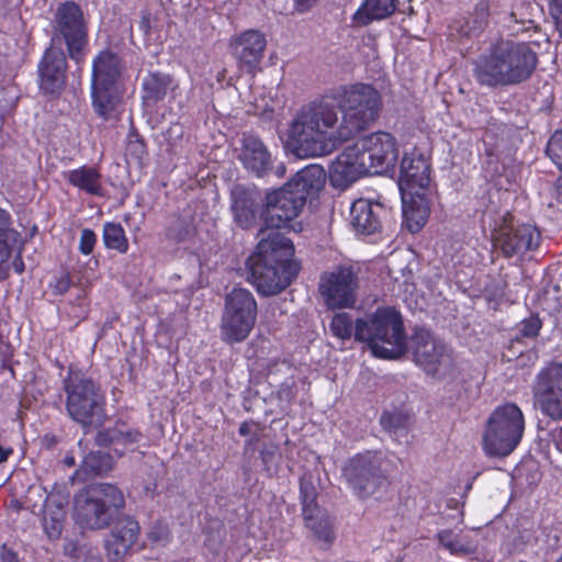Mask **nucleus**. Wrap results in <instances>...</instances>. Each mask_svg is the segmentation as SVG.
I'll use <instances>...</instances> for the list:
<instances>
[{
  "label": "nucleus",
  "instance_id": "1",
  "mask_svg": "<svg viewBox=\"0 0 562 562\" xmlns=\"http://www.w3.org/2000/svg\"><path fill=\"white\" fill-rule=\"evenodd\" d=\"M538 55L529 43L498 40L473 63V77L480 86L496 89L520 85L531 78Z\"/></svg>",
  "mask_w": 562,
  "mask_h": 562
},
{
  "label": "nucleus",
  "instance_id": "2",
  "mask_svg": "<svg viewBox=\"0 0 562 562\" xmlns=\"http://www.w3.org/2000/svg\"><path fill=\"white\" fill-rule=\"evenodd\" d=\"M294 245L284 234L272 232L262 236L248 258L249 280L265 296L285 290L297 277L300 263L293 260Z\"/></svg>",
  "mask_w": 562,
  "mask_h": 562
},
{
  "label": "nucleus",
  "instance_id": "3",
  "mask_svg": "<svg viewBox=\"0 0 562 562\" xmlns=\"http://www.w3.org/2000/svg\"><path fill=\"white\" fill-rule=\"evenodd\" d=\"M338 106L330 93L302 106L290 125L288 145L297 157H317L329 154L338 144L334 134L326 143L327 131L338 122Z\"/></svg>",
  "mask_w": 562,
  "mask_h": 562
},
{
  "label": "nucleus",
  "instance_id": "4",
  "mask_svg": "<svg viewBox=\"0 0 562 562\" xmlns=\"http://www.w3.org/2000/svg\"><path fill=\"white\" fill-rule=\"evenodd\" d=\"M330 98L341 113V121L334 133L338 144L353 139L371 128L383 108L381 93L370 83L340 86L330 92Z\"/></svg>",
  "mask_w": 562,
  "mask_h": 562
},
{
  "label": "nucleus",
  "instance_id": "5",
  "mask_svg": "<svg viewBox=\"0 0 562 562\" xmlns=\"http://www.w3.org/2000/svg\"><path fill=\"white\" fill-rule=\"evenodd\" d=\"M356 341L363 342L372 356L393 360L407 351V336L401 312L394 306H379L357 318Z\"/></svg>",
  "mask_w": 562,
  "mask_h": 562
},
{
  "label": "nucleus",
  "instance_id": "6",
  "mask_svg": "<svg viewBox=\"0 0 562 562\" xmlns=\"http://www.w3.org/2000/svg\"><path fill=\"white\" fill-rule=\"evenodd\" d=\"M525 417L515 403L497 406L490 415L483 434V449L490 457H507L521 441Z\"/></svg>",
  "mask_w": 562,
  "mask_h": 562
},
{
  "label": "nucleus",
  "instance_id": "7",
  "mask_svg": "<svg viewBox=\"0 0 562 562\" xmlns=\"http://www.w3.org/2000/svg\"><path fill=\"white\" fill-rule=\"evenodd\" d=\"M66 411L69 417L83 428L99 427L106 415L105 398L100 387L91 380L78 373H70L64 380Z\"/></svg>",
  "mask_w": 562,
  "mask_h": 562
},
{
  "label": "nucleus",
  "instance_id": "8",
  "mask_svg": "<svg viewBox=\"0 0 562 562\" xmlns=\"http://www.w3.org/2000/svg\"><path fill=\"white\" fill-rule=\"evenodd\" d=\"M124 504L123 493L116 486L90 485L75 496V518L86 528L101 529L110 524L111 509H120Z\"/></svg>",
  "mask_w": 562,
  "mask_h": 562
},
{
  "label": "nucleus",
  "instance_id": "9",
  "mask_svg": "<svg viewBox=\"0 0 562 562\" xmlns=\"http://www.w3.org/2000/svg\"><path fill=\"white\" fill-rule=\"evenodd\" d=\"M257 302L246 289L234 288L225 297L221 334L227 344L245 340L257 319Z\"/></svg>",
  "mask_w": 562,
  "mask_h": 562
},
{
  "label": "nucleus",
  "instance_id": "10",
  "mask_svg": "<svg viewBox=\"0 0 562 562\" xmlns=\"http://www.w3.org/2000/svg\"><path fill=\"white\" fill-rule=\"evenodd\" d=\"M302 195L295 196L285 186L266 192L260 210L258 238L281 229H293V222L304 207Z\"/></svg>",
  "mask_w": 562,
  "mask_h": 562
},
{
  "label": "nucleus",
  "instance_id": "11",
  "mask_svg": "<svg viewBox=\"0 0 562 562\" xmlns=\"http://www.w3.org/2000/svg\"><path fill=\"white\" fill-rule=\"evenodd\" d=\"M342 476L360 499L369 498L389 484L380 459L370 451L348 459L342 468Z\"/></svg>",
  "mask_w": 562,
  "mask_h": 562
},
{
  "label": "nucleus",
  "instance_id": "12",
  "mask_svg": "<svg viewBox=\"0 0 562 562\" xmlns=\"http://www.w3.org/2000/svg\"><path fill=\"white\" fill-rule=\"evenodd\" d=\"M411 344L415 363L427 374L436 375L441 368L452 366L451 352L441 340L434 337L431 330L416 326L411 336Z\"/></svg>",
  "mask_w": 562,
  "mask_h": 562
},
{
  "label": "nucleus",
  "instance_id": "13",
  "mask_svg": "<svg viewBox=\"0 0 562 562\" xmlns=\"http://www.w3.org/2000/svg\"><path fill=\"white\" fill-rule=\"evenodd\" d=\"M370 173H389L398 161L396 138L387 132H374L357 142Z\"/></svg>",
  "mask_w": 562,
  "mask_h": 562
},
{
  "label": "nucleus",
  "instance_id": "14",
  "mask_svg": "<svg viewBox=\"0 0 562 562\" xmlns=\"http://www.w3.org/2000/svg\"><path fill=\"white\" fill-rule=\"evenodd\" d=\"M349 221L356 233L372 235L391 229L395 224V212L380 202L360 198L351 203Z\"/></svg>",
  "mask_w": 562,
  "mask_h": 562
},
{
  "label": "nucleus",
  "instance_id": "15",
  "mask_svg": "<svg viewBox=\"0 0 562 562\" xmlns=\"http://www.w3.org/2000/svg\"><path fill=\"white\" fill-rule=\"evenodd\" d=\"M237 158L244 169L257 178H265L271 172L278 178H283L286 173L284 162H279L274 167L273 157L267 145L259 136L250 133L243 135Z\"/></svg>",
  "mask_w": 562,
  "mask_h": 562
},
{
  "label": "nucleus",
  "instance_id": "16",
  "mask_svg": "<svg viewBox=\"0 0 562 562\" xmlns=\"http://www.w3.org/2000/svg\"><path fill=\"white\" fill-rule=\"evenodd\" d=\"M541 243L540 231L531 224H504L494 236V246L506 259L521 258L536 250Z\"/></svg>",
  "mask_w": 562,
  "mask_h": 562
},
{
  "label": "nucleus",
  "instance_id": "17",
  "mask_svg": "<svg viewBox=\"0 0 562 562\" xmlns=\"http://www.w3.org/2000/svg\"><path fill=\"white\" fill-rule=\"evenodd\" d=\"M533 390L541 413L552 420H562V363L542 368L536 376Z\"/></svg>",
  "mask_w": 562,
  "mask_h": 562
},
{
  "label": "nucleus",
  "instance_id": "18",
  "mask_svg": "<svg viewBox=\"0 0 562 562\" xmlns=\"http://www.w3.org/2000/svg\"><path fill=\"white\" fill-rule=\"evenodd\" d=\"M56 31L66 42L69 57L80 63L85 57L87 29L80 8L74 2H66L56 12Z\"/></svg>",
  "mask_w": 562,
  "mask_h": 562
},
{
  "label": "nucleus",
  "instance_id": "19",
  "mask_svg": "<svg viewBox=\"0 0 562 562\" xmlns=\"http://www.w3.org/2000/svg\"><path fill=\"white\" fill-rule=\"evenodd\" d=\"M357 277L351 268L339 267L321 277L319 293L328 308L352 307L356 303Z\"/></svg>",
  "mask_w": 562,
  "mask_h": 562
},
{
  "label": "nucleus",
  "instance_id": "20",
  "mask_svg": "<svg viewBox=\"0 0 562 562\" xmlns=\"http://www.w3.org/2000/svg\"><path fill=\"white\" fill-rule=\"evenodd\" d=\"M369 173L357 142L347 146L329 166L330 183L338 188H346Z\"/></svg>",
  "mask_w": 562,
  "mask_h": 562
},
{
  "label": "nucleus",
  "instance_id": "21",
  "mask_svg": "<svg viewBox=\"0 0 562 562\" xmlns=\"http://www.w3.org/2000/svg\"><path fill=\"white\" fill-rule=\"evenodd\" d=\"M67 60L60 47L46 49L38 64L40 88L46 94H58L65 88Z\"/></svg>",
  "mask_w": 562,
  "mask_h": 562
},
{
  "label": "nucleus",
  "instance_id": "22",
  "mask_svg": "<svg viewBox=\"0 0 562 562\" xmlns=\"http://www.w3.org/2000/svg\"><path fill=\"white\" fill-rule=\"evenodd\" d=\"M267 41L262 33L256 30L243 32L235 41L234 55L238 61V68L250 75H255L263 57Z\"/></svg>",
  "mask_w": 562,
  "mask_h": 562
},
{
  "label": "nucleus",
  "instance_id": "23",
  "mask_svg": "<svg viewBox=\"0 0 562 562\" xmlns=\"http://www.w3.org/2000/svg\"><path fill=\"white\" fill-rule=\"evenodd\" d=\"M430 181V166L422 154L405 153L401 161V192L425 191Z\"/></svg>",
  "mask_w": 562,
  "mask_h": 562
},
{
  "label": "nucleus",
  "instance_id": "24",
  "mask_svg": "<svg viewBox=\"0 0 562 562\" xmlns=\"http://www.w3.org/2000/svg\"><path fill=\"white\" fill-rule=\"evenodd\" d=\"M326 172L321 165H308L299 170L284 186L292 190L295 196L302 195L304 205L324 188Z\"/></svg>",
  "mask_w": 562,
  "mask_h": 562
},
{
  "label": "nucleus",
  "instance_id": "25",
  "mask_svg": "<svg viewBox=\"0 0 562 562\" xmlns=\"http://www.w3.org/2000/svg\"><path fill=\"white\" fill-rule=\"evenodd\" d=\"M138 532L139 525L135 518L119 519L105 542L108 555L113 560L124 557L136 542Z\"/></svg>",
  "mask_w": 562,
  "mask_h": 562
},
{
  "label": "nucleus",
  "instance_id": "26",
  "mask_svg": "<svg viewBox=\"0 0 562 562\" xmlns=\"http://www.w3.org/2000/svg\"><path fill=\"white\" fill-rule=\"evenodd\" d=\"M402 194V225L412 234L418 233L429 217V205L424 191Z\"/></svg>",
  "mask_w": 562,
  "mask_h": 562
},
{
  "label": "nucleus",
  "instance_id": "27",
  "mask_svg": "<svg viewBox=\"0 0 562 562\" xmlns=\"http://www.w3.org/2000/svg\"><path fill=\"white\" fill-rule=\"evenodd\" d=\"M122 65L110 50L100 52L92 63L91 87H120Z\"/></svg>",
  "mask_w": 562,
  "mask_h": 562
},
{
  "label": "nucleus",
  "instance_id": "28",
  "mask_svg": "<svg viewBox=\"0 0 562 562\" xmlns=\"http://www.w3.org/2000/svg\"><path fill=\"white\" fill-rule=\"evenodd\" d=\"M91 104L103 121H115L120 115L123 91L121 87H91Z\"/></svg>",
  "mask_w": 562,
  "mask_h": 562
},
{
  "label": "nucleus",
  "instance_id": "29",
  "mask_svg": "<svg viewBox=\"0 0 562 562\" xmlns=\"http://www.w3.org/2000/svg\"><path fill=\"white\" fill-rule=\"evenodd\" d=\"M21 236L12 227L11 215L0 209V280L5 278L8 272V259L14 250H20Z\"/></svg>",
  "mask_w": 562,
  "mask_h": 562
},
{
  "label": "nucleus",
  "instance_id": "30",
  "mask_svg": "<svg viewBox=\"0 0 562 562\" xmlns=\"http://www.w3.org/2000/svg\"><path fill=\"white\" fill-rule=\"evenodd\" d=\"M397 9V0H363L352 14V22L359 26H367L372 21L390 18Z\"/></svg>",
  "mask_w": 562,
  "mask_h": 562
},
{
  "label": "nucleus",
  "instance_id": "31",
  "mask_svg": "<svg viewBox=\"0 0 562 562\" xmlns=\"http://www.w3.org/2000/svg\"><path fill=\"white\" fill-rule=\"evenodd\" d=\"M66 180L74 187L91 195H103L101 175L92 167H80L65 173Z\"/></svg>",
  "mask_w": 562,
  "mask_h": 562
},
{
  "label": "nucleus",
  "instance_id": "32",
  "mask_svg": "<svg viewBox=\"0 0 562 562\" xmlns=\"http://www.w3.org/2000/svg\"><path fill=\"white\" fill-rule=\"evenodd\" d=\"M304 524L313 532L315 540L323 543L324 549L331 547L336 539L334 520L325 510H313L312 518L304 519Z\"/></svg>",
  "mask_w": 562,
  "mask_h": 562
},
{
  "label": "nucleus",
  "instance_id": "33",
  "mask_svg": "<svg viewBox=\"0 0 562 562\" xmlns=\"http://www.w3.org/2000/svg\"><path fill=\"white\" fill-rule=\"evenodd\" d=\"M138 439V432L130 430L124 424L112 429L98 432L95 440L100 446L113 445L115 451H120V447L134 449Z\"/></svg>",
  "mask_w": 562,
  "mask_h": 562
},
{
  "label": "nucleus",
  "instance_id": "34",
  "mask_svg": "<svg viewBox=\"0 0 562 562\" xmlns=\"http://www.w3.org/2000/svg\"><path fill=\"white\" fill-rule=\"evenodd\" d=\"M382 428L393 435L396 439L407 437L411 414L403 408H394L392 411H384L380 417Z\"/></svg>",
  "mask_w": 562,
  "mask_h": 562
},
{
  "label": "nucleus",
  "instance_id": "35",
  "mask_svg": "<svg viewBox=\"0 0 562 562\" xmlns=\"http://www.w3.org/2000/svg\"><path fill=\"white\" fill-rule=\"evenodd\" d=\"M66 512L64 507L56 503L45 504L43 512V528L49 539H58L61 535Z\"/></svg>",
  "mask_w": 562,
  "mask_h": 562
},
{
  "label": "nucleus",
  "instance_id": "36",
  "mask_svg": "<svg viewBox=\"0 0 562 562\" xmlns=\"http://www.w3.org/2000/svg\"><path fill=\"white\" fill-rule=\"evenodd\" d=\"M330 334L341 341L349 340L351 337L356 339L357 319L347 312L335 313L329 323Z\"/></svg>",
  "mask_w": 562,
  "mask_h": 562
},
{
  "label": "nucleus",
  "instance_id": "37",
  "mask_svg": "<svg viewBox=\"0 0 562 562\" xmlns=\"http://www.w3.org/2000/svg\"><path fill=\"white\" fill-rule=\"evenodd\" d=\"M194 232L195 227L191 221L180 215H175L166 227V238L175 244H180L188 240Z\"/></svg>",
  "mask_w": 562,
  "mask_h": 562
},
{
  "label": "nucleus",
  "instance_id": "38",
  "mask_svg": "<svg viewBox=\"0 0 562 562\" xmlns=\"http://www.w3.org/2000/svg\"><path fill=\"white\" fill-rule=\"evenodd\" d=\"M260 192L256 187L236 184L231 190V207H257Z\"/></svg>",
  "mask_w": 562,
  "mask_h": 562
},
{
  "label": "nucleus",
  "instance_id": "39",
  "mask_svg": "<svg viewBox=\"0 0 562 562\" xmlns=\"http://www.w3.org/2000/svg\"><path fill=\"white\" fill-rule=\"evenodd\" d=\"M111 458L102 451H93L87 454L79 472H83L87 476L98 475L111 469Z\"/></svg>",
  "mask_w": 562,
  "mask_h": 562
},
{
  "label": "nucleus",
  "instance_id": "40",
  "mask_svg": "<svg viewBox=\"0 0 562 562\" xmlns=\"http://www.w3.org/2000/svg\"><path fill=\"white\" fill-rule=\"evenodd\" d=\"M169 80L158 74H149L143 82L144 100L158 101L167 94Z\"/></svg>",
  "mask_w": 562,
  "mask_h": 562
},
{
  "label": "nucleus",
  "instance_id": "41",
  "mask_svg": "<svg viewBox=\"0 0 562 562\" xmlns=\"http://www.w3.org/2000/svg\"><path fill=\"white\" fill-rule=\"evenodd\" d=\"M317 491L311 482H300V503L302 506L303 519L312 518L313 510H318L321 507L317 503Z\"/></svg>",
  "mask_w": 562,
  "mask_h": 562
},
{
  "label": "nucleus",
  "instance_id": "42",
  "mask_svg": "<svg viewBox=\"0 0 562 562\" xmlns=\"http://www.w3.org/2000/svg\"><path fill=\"white\" fill-rule=\"evenodd\" d=\"M103 240L108 248L116 249L120 252L127 250V241L123 228L117 224L108 223L104 225Z\"/></svg>",
  "mask_w": 562,
  "mask_h": 562
},
{
  "label": "nucleus",
  "instance_id": "43",
  "mask_svg": "<svg viewBox=\"0 0 562 562\" xmlns=\"http://www.w3.org/2000/svg\"><path fill=\"white\" fill-rule=\"evenodd\" d=\"M437 537L439 543L452 554H468L471 552V549L461 543L452 530H441Z\"/></svg>",
  "mask_w": 562,
  "mask_h": 562
},
{
  "label": "nucleus",
  "instance_id": "44",
  "mask_svg": "<svg viewBox=\"0 0 562 562\" xmlns=\"http://www.w3.org/2000/svg\"><path fill=\"white\" fill-rule=\"evenodd\" d=\"M546 153L562 172V130L555 131L548 140Z\"/></svg>",
  "mask_w": 562,
  "mask_h": 562
},
{
  "label": "nucleus",
  "instance_id": "45",
  "mask_svg": "<svg viewBox=\"0 0 562 562\" xmlns=\"http://www.w3.org/2000/svg\"><path fill=\"white\" fill-rule=\"evenodd\" d=\"M147 538L154 544H167L171 540L169 525L164 520H157L148 531Z\"/></svg>",
  "mask_w": 562,
  "mask_h": 562
},
{
  "label": "nucleus",
  "instance_id": "46",
  "mask_svg": "<svg viewBox=\"0 0 562 562\" xmlns=\"http://www.w3.org/2000/svg\"><path fill=\"white\" fill-rule=\"evenodd\" d=\"M46 503L49 502L45 491L41 486H31L25 495L23 505L26 509L35 513L37 508L45 507Z\"/></svg>",
  "mask_w": 562,
  "mask_h": 562
},
{
  "label": "nucleus",
  "instance_id": "47",
  "mask_svg": "<svg viewBox=\"0 0 562 562\" xmlns=\"http://www.w3.org/2000/svg\"><path fill=\"white\" fill-rule=\"evenodd\" d=\"M236 224L243 229H249L256 223L257 207H232Z\"/></svg>",
  "mask_w": 562,
  "mask_h": 562
},
{
  "label": "nucleus",
  "instance_id": "48",
  "mask_svg": "<svg viewBox=\"0 0 562 562\" xmlns=\"http://www.w3.org/2000/svg\"><path fill=\"white\" fill-rule=\"evenodd\" d=\"M542 327V321L537 314L522 319L519 324V335L525 338H535L539 335Z\"/></svg>",
  "mask_w": 562,
  "mask_h": 562
},
{
  "label": "nucleus",
  "instance_id": "49",
  "mask_svg": "<svg viewBox=\"0 0 562 562\" xmlns=\"http://www.w3.org/2000/svg\"><path fill=\"white\" fill-rule=\"evenodd\" d=\"M548 10L552 19L554 30L562 38V0H548Z\"/></svg>",
  "mask_w": 562,
  "mask_h": 562
},
{
  "label": "nucleus",
  "instance_id": "50",
  "mask_svg": "<svg viewBox=\"0 0 562 562\" xmlns=\"http://www.w3.org/2000/svg\"><path fill=\"white\" fill-rule=\"evenodd\" d=\"M297 393L295 381L290 378L283 381L278 389V398L286 403H291Z\"/></svg>",
  "mask_w": 562,
  "mask_h": 562
},
{
  "label": "nucleus",
  "instance_id": "51",
  "mask_svg": "<svg viewBox=\"0 0 562 562\" xmlns=\"http://www.w3.org/2000/svg\"><path fill=\"white\" fill-rule=\"evenodd\" d=\"M97 241V235L89 228L81 231L79 240V250L83 255H90L93 251Z\"/></svg>",
  "mask_w": 562,
  "mask_h": 562
},
{
  "label": "nucleus",
  "instance_id": "52",
  "mask_svg": "<svg viewBox=\"0 0 562 562\" xmlns=\"http://www.w3.org/2000/svg\"><path fill=\"white\" fill-rule=\"evenodd\" d=\"M71 284V280L68 273H60L59 276H55L54 279L49 283V288L53 293L56 295H63L66 293Z\"/></svg>",
  "mask_w": 562,
  "mask_h": 562
},
{
  "label": "nucleus",
  "instance_id": "53",
  "mask_svg": "<svg viewBox=\"0 0 562 562\" xmlns=\"http://www.w3.org/2000/svg\"><path fill=\"white\" fill-rule=\"evenodd\" d=\"M260 459L262 461L265 471L271 473V464H277L278 453L276 449H263L260 451Z\"/></svg>",
  "mask_w": 562,
  "mask_h": 562
},
{
  "label": "nucleus",
  "instance_id": "54",
  "mask_svg": "<svg viewBox=\"0 0 562 562\" xmlns=\"http://www.w3.org/2000/svg\"><path fill=\"white\" fill-rule=\"evenodd\" d=\"M260 430L259 424L252 419L245 420L238 428V434L243 437L251 436L255 431Z\"/></svg>",
  "mask_w": 562,
  "mask_h": 562
},
{
  "label": "nucleus",
  "instance_id": "55",
  "mask_svg": "<svg viewBox=\"0 0 562 562\" xmlns=\"http://www.w3.org/2000/svg\"><path fill=\"white\" fill-rule=\"evenodd\" d=\"M318 0H294V9L299 13L308 12L313 7L316 5Z\"/></svg>",
  "mask_w": 562,
  "mask_h": 562
},
{
  "label": "nucleus",
  "instance_id": "56",
  "mask_svg": "<svg viewBox=\"0 0 562 562\" xmlns=\"http://www.w3.org/2000/svg\"><path fill=\"white\" fill-rule=\"evenodd\" d=\"M137 144L138 140L136 137L135 139H130L126 146V154L138 165L140 164V157L137 155Z\"/></svg>",
  "mask_w": 562,
  "mask_h": 562
},
{
  "label": "nucleus",
  "instance_id": "57",
  "mask_svg": "<svg viewBox=\"0 0 562 562\" xmlns=\"http://www.w3.org/2000/svg\"><path fill=\"white\" fill-rule=\"evenodd\" d=\"M1 562H18L16 554L8 549H3L1 552Z\"/></svg>",
  "mask_w": 562,
  "mask_h": 562
},
{
  "label": "nucleus",
  "instance_id": "58",
  "mask_svg": "<svg viewBox=\"0 0 562 562\" xmlns=\"http://www.w3.org/2000/svg\"><path fill=\"white\" fill-rule=\"evenodd\" d=\"M553 442L555 448L562 452V427L553 434Z\"/></svg>",
  "mask_w": 562,
  "mask_h": 562
},
{
  "label": "nucleus",
  "instance_id": "59",
  "mask_svg": "<svg viewBox=\"0 0 562 562\" xmlns=\"http://www.w3.org/2000/svg\"><path fill=\"white\" fill-rule=\"evenodd\" d=\"M260 439V435H259V431H255L249 439L246 440L245 445H246V448L248 447H251L254 445H256Z\"/></svg>",
  "mask_w": 562,
  "mask_h": 562
},
{
  "label": "nucleus",
  "instance_id": "60",
  "mask_svg": "<svg viewBox=\"0 0 562 562\" xmlns=\"http://www.w3.org/2000/svg\"><path fill=\"white\" fill-rule=\"evenodd\" d=\"M13 269L15 270L16 273H22L24 271L25 267H24V262L22 261L21 258H16L13 261Z\"/></svg>",
  "mask_w": 562,
  "mask_h": 562
},
{
  "label": "nucleus",
  "instance_id": "61",
  "mask_svg": "<svg viewBox=\"0 0 562 562\" xmlns=\"http://www.w3.org/2000/svg\"><path fill=\"white\" fill-rule=\"evenodd\" d=\"M10 452H11V450H3L0 447V463L7 460Z\"/></svg>",
  "mask_w": 562,
  "mask_h": 562
},
{
  "label": "nucleus",
  "instance_id": "62",
  "mask_svg": "<svg viewBox=\"0 0 562 562\" xmlns=\"http://www.w3.org/2000/svg\"><path fill=\"white\" fill-rule=\"evenodd\" d=\"M11 506L13 508H15L16 510H19L21 508H25L23 503H21L20 501H12Z\"/></svg>",
  "mask_w": 562,
  "mask_h": 562
},
{
  "label": "nucleus",
  "instance_id": "63",
  "mask_svg": "<svg viewBox=\"0 0 562 562\" xmlns=\"http://www.w3.org/2000/svg\"><path fill=\"white\" fill-rule=\"evenodd\" d=\"M65 463L68 465V467H72L75 464V460L74 458H66L65 459Z\"/></svg>",
  "mask_w": 562,
  "mask_h": 562
},
{
  "label": "nucleus",
  "instance_id": "64",
  "mask_svg": "<svg viewBox=\"0 0 562 562\" xmlns=\"http://www.w3.org/2000/svg\"><path fill=\"white\" fill-rule=\"evenodd\" d=\"M142 23H143V27H149V20L148 19H145L143 16Z\"/></svg>",
  "mask_w": 562,
  "mask_h": 562
}]
</instances>
